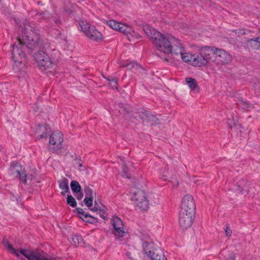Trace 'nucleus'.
<instances>
[{
	"instance_id": "a211bd4d",
	"label": "nucleus",
	"mask_w": 260,
	"mask_h": 260,
	"mask_svg": "<svg viewBox=\"0 0 260 260\" xmlns=\"http://www.w3.org/2000/svg\"><path fill=\"white\" fill-rule=\"evenodd\" d=\"M192 57V65L194 66L201 67L208 63L207 59L204 58L200 51L199 53L193 54Z\"/></svg>"
},
{
	"instance_id": "c756f323",
	"label": "nucleus",
	"mask_w": 260,
	"mask_h": 260,
	"mask_svg": "<svg viewBox=\"0 0 260 260\" xmlns=\"http://www.w3.org/2000/svg\"><path fill=\"white\" fill-rule=\"evenodd\" d=\"M72 240L74 243L75 245H80V246H83L85 245L84 240L80 235H73Z\"/></svg>"
},
{
	"instance_id": "7c9ffc66",
	"label": "nucleus",
	"mask_w": 260,
	"mask_h": 260,
	"mask_svg": "<svg viewBox=\"0 0 260 260\" xmlns=\"http://www.w3.org/2000/svg\"><path fill=\"white\" fill-rule=\"evenodd\" d=\"M70 185L73 192L78 193L81 191V187L77 181H72Z\"/></svg>"
},
{
	"instance_id": "c03bdc74",
	"label": "nucleus",
	"mask_w": 260,
	"mask_h": 260,
	"mask_svg": "<svg viewBox=\"0 0 260 260\" xmlns=\"http://www.w3.org/2000/svg\"><path fill=\"white\" fill-rule=\"evenodd\" d=\"M76 210H77V213L80 215H83L84 214H85L86 213L84 211V210L82 209V208H77L76 209Z\"/></svg>"
},
{
	"instance_id": "bb28decb",
	"label": "nucleus",
	"mask_w": 260,
	"mask_h": 260,
	"mask_svg": "<svg viewBox=\"0 0 260 260\" xmlns=\"http://www.w3.org/2000/svg\"><path fill=\"white\" fill-rule=\"evenodd\" d=\"M71 157L76 161V164H78L79 167L78 169L80 171H85L86 168L85 166H83V161L81 159V157L80 156L77 155L74 153L73 155H71Z\"/></svg>"
},
{
	"instance_id": "6ab92c4d",
	"label": "nucleus",
	"mask_w": 260,
	"mask_h": 260,
	"mask_svg": "<svg viewBox=\"0 0 260 260\" xmlns=\"http://www.w3.org/2000/svg\"><path fill=\"white\" fill-rule=\"evenodd\" d=\"M184 49H179V51L176 53L177 57H180L184 62H190L192 65V55L184 52Z\"/></svg>"
},
{
	"instance_id": "5701e85b",
	"label": "nucleus",
	"mask_w": 260,
	"mask_h": 260,
	"mask_svg": "<svg viewBox=\"0 0 260 260\" xmlns=\"http://www.w3.org/2000/svg\"><path fill=\"white\" fill-rule=\"evenodd\" d=\"M238 190H239L240 192L242 194H244L245 192L248 191V182L244 179H241L237 182V184Z\"/></svg>"
},
{
	"instance_id": "39448f33",
	"label": "nucleus",
	"mask_w": 260,
	"mask_h": 260,
	"mask_svg": "<svg viewBox=\"0 0 260 260\" xmlns=\"http://www.w3.org/2000/svg\"><path fill=\"white\" fill-rule=\"evenodd\" d=\"M214 58L212 62L218 66H223L229 64L232 59V56L225 50L216 48Z\"/></svg>"
},
{
	"instance_id": "4468645a",
	"label": "nucleus",
	"mask_w": 260,
	"mask_h": 260,
	"mask_svg": "<svg viewBox=\"0 0 260 260\" xmlns=\"http://www.w3.org/2000/svg\"><path fill=\"white\" fill-rule=\"evenodd\" d=\"M118 106L120 108L119 110V112L123 114L126 118L129 119L131 122H134L136 120V118L133 116L134 111L133 108L128 105H125L122 103H120Z\"/></svg>"
},
{
	"instance_id": "7ed1b4c3",
	"label": "nucleus",
	"mask_w": 260,
	"mask_h": 260,
	"mask_svg": "<svg viewBox=\"0 0 260 260\" xmlns=\"http://www.w3.org/2000/svg\"><path fill=\"white\" fill-rule=\"evenodd\" d=\"M170 36H166L161 34L155 41H153V44L158 50L164 53V55L162 56L158 55L165 61L172 63L173 60L170 56L171 52Z\"/></svg>"
},
{
	"instance_id": "37998d69",
	"label": "nucleus",
	"mask_w": 260,
	"mask_h": 260,
	"mask_svg": "<svg viewBox=\"0 0 260 260\" xmlns=\"http://www.w3.org/2000/svg\"><path fill=\"white\" fill-rule=\"evenodd\" d=\"M230 121L233 123V126H238L240 128L241 127V124L238 123V122L236 121L234 119H233L232 120H229V121L228 122V124L229 125H230ZM229 126H230L231 128H232V125H229Z\"/></svg>"
},
{
	"instance_id": "2eb2a0df",
	"label": "nucleus",
	"mask_w": 260,
	"mask_h": 260,
	"mask_svg": "<svg viewBox=\"0 0 260 260\" xmlns=\"http://www.w3.org/2000/svg\"><path fill=\"white\" fill-rule=\"evenodd\" d=\"M215 49L214 47L204 46L200 50L202 55L207 59V62L212 61V59L214 58Z\"/></svg>"
},
{
	"instance_id": "0eeeda50",
	"label": "nucleus",
	"mask_w": 260,
	"mask_h": 260,
	"mask_svg": "<svg viewBox=\"0 0 260 260\" xmlns=\"http://www.w3.org/2000/svg\"><path fill=\"white\" fill-rule=\"evenodd\" d=\"M63 135L60 132H54L50 137L49 144L53 146L50 147V150L53 152L58 153V151L62 148L63 142Z\"/></svg>"
},
{
	"instance_id": "cd10ccee",
	"label": "nucleus",
	"mask_w": 260,
	"mask_h": 260,
	"mask_svg": "<svg viewBox=\"0 0 260 260\" xmlns=\"http://www.w3.org/2000/svg\"><path fill=\"white\" fill-rule=\"evenodd\" d=\"M40 129L41 131H43V133L39 135L40 138H46L51 132V128L47 124L40 126Z\"/></svg>"
},
{
	"instance_id": "423d86ee",
	"label": "nucleus",
	"mask_w": 260,
	"mask_h": 260,
	"mask_svg": "<svg viewBox=\"0 0 260 260\" xmlns=\"http://www.w3.org/2000/svg\"><path fill=\"white\" fill-rule=\"evenodd\" d=\"M11 175L18 178L24 184L27 183L26 174L24 168L18 163H12L9 170Z\"/></svg>"
},
{
	"instance_id": "a878e982",
	"label": "nucleus",
	"mask_w": 260,
	"mask_h": 260,
	"mask_svg": "<svg viewBox=\"0 0 260 260\" xmlns=\"http://www.w3.org/2000/svg\"><path fill=\"white\" fill-rule=\"evenodd\" d=\"M79 217L83 221L89 223L93 224L98 222V220L96 218L90 215L88 213L83 215H79Z\"/></svg>"
},
{
	"instance_id": "9d476101",
	"label": "nucleus",
	"mask_w": 260,
	"mask_h": 260,
	"mask_svg": "<svg viewBox=\"0 0 260 260\" xmlns=\"http://www.w3.org/2000/svg\"><path fill=\"white\" fill-rule=\"evenodd\" d=\"M136 205L141 210H147L148 208V201L146 199L145 193L143 190H138L134 194Z\"/></svg>"
},
{
	"instance_id": "9b49d317",
	"label": "nucleus",
	"mask_w": 260,
	"mask_h": 260,
	"mask_svg": "<svg viewBox=\"0 0 260 260\" xmlns=\"http://www.w3.org/2000/svg\"><path fill=\"white\" fill-rule=\"evenodd\" d=\"M194 215H191L189 212L180 211L179 222L182 230H186L192 225Z\"/></svg>"
},
{
	"instance_id": "2f4dec72",
	"label": "nucleus",
	"mask_w": 260,
	"mask_h": 260,
	"mask_svg": "<svg viewBox=\"0 0 260 260\" xmlns=\"http://www.w3.org/2000/svg\"><path fill=\"white\" fill-rule=\"evenodd\" d=\"M253 48L255 49H260V37L251 39L248 41Z\"/></svg>"
},
{
	"instance_id": "473e14b6",
	"label": "nucleus",
	"mask_w": 260,
	"mask_h": 260,
	"mask_svg": "<svg viewBox=\"0 0 260 260\" xmlns=\"http://www.w3.org/2000/svg\"><path fill=\"white\" fill-rule=\"evenodd\" d=\"M50 19L49 21L51 22H54L55 24L57 25H59L61 23V20L59 18V16L56 13H53L51 14Z\"/></svg>"
},
{
	"instance_id": "8fccbe9b",
	"label": "nucleus",
	"mask_w": 260,
	"mask_h": 260,
	"mask_svg": "<svg viewBox=\"0 0 260 260\" xmlns=\"http://www.w3.org/2000/svg\"><path fill=\"white\" fill-rule=\"evenodd\" d=\"M178 184H178V181H176V186H177L178 185Z\"/></svg>"
},
{
	"instance_id": "09e8293b",
	"label": "nucleus",
	"mask_w": 260,
	"mask_h": 260,
	"mask_svg": "<svg viewBox=\"0 0 260 260\" xmlns=\"http://www.w3.org/2000/svg\"><path fill=\"white\" fill-rule=\"evenodd\" d=\"M38 5L43 6V4L41 1H38L37 3Z\"/></svg>"
},
{
	"instance_id": "e433bc0d",
	"label": "nucleus",
	"mask_w": 260,
	"mask_h": 260,
	"mask_svg": "<svg viewBox=\"0 0 260 260\" xmlns=\"http://www.w3.org/2000/svg\"><path fill=\"white\" fill-rule=\"evenodd\" d=\"M122 175L128 178L129 179L131 178L130 175L128 173V167L125 165V163L123 162L122 165Z\"/></svg>"
},
{
	"instance_id": "a18cd8bd",
	"label": "nucleus",
	"mask_w": 260,
	"mask_h": 260,
	"mask_svg": "<svg viewBox=\"0 0 260 260\" xmlns=\"http://www.w3.org/2000/svg\"><path fill=\"white\" fill-rule=\"evenodd\" d=\"M236 255L235 253H231L229 254V256L227 258V260H235Z\"/></svg>"
},
{
	"instance_id": "20e7f679",
	"label": "nucleus",
	"mask_w": 260,
	"mask_h": 260,
	"mask_svg": "<svg viewBox=\"0 0 260 260\" xmlns=\"http://www.w3.org/2000/svg\"><path fill=\"white\" fill-rule=\"evenodd\" d=\"M79 25L82 31L89 39L98 41L102 39V34L98 31L94 26L91 25L86 21H80Z\"/></svg>"
},
{
	"instance_id": "aec40b11",
	"label": "nucleus",
	"mask_w": 260,
	"mask_h": 260,
	"mask_svg": "<svg viewBox=\"0 0 260 260\" xmlns=\"http://www.w3.org/2000/svg\"><path fill=\"white\" fill-rule=\"evenodd\" d=\"M35 14L34 15L35 19L40 21L45 20L49 21L51 15L49 13L48 11L38 12H37V11H35Z\"/></svg>"
},
{
	"instance_id": "603ef678",
	"label": "nucleus",
	"mask_w": 260,
	"mask_h": 260,
	"mask_svg": "<svg viewBox=\"0 0 260 260\" xmlns=\"http://www.w3.org/2000/svg\"><path fill=\"white\" fill-rule=\"evenodd\" d=\"M121 160L122 161H123V159L121 158Z\"/></svg>"
},
{
	"instance_id": "ea45409f",
	"label": "nucleus",
	"mask_w": 260,
	"mask_h": 260,
	"mask_svg": "<svg viewBox=\"0 0 260 260\" xmlns=\"http://www.w3.org/2000/svg\"><path fill=\"white\" fill-rule=\"evenodd\" d=\"M110 81V85L113 89H117V80L116 79H112L111 80L108 79Z\"/></svg>"
},
{
	"instance_id": "412c9836",
	"label": "nucleus",
	"mask_w": 260,
	"mask_h": 260,
	"mask_svg": "<svg viewBox=\"0 0 260 260\" xmlns=\"http://www.w3.org/2000/svg\"><path fill=\"white\" fill-rule=\"evenodd\" d=\"M152 260H167L164 252L159 247H157L152 256L150 257Z\"/></svg>"
},
{
	"instance_id": "ddd939ff",
	"label": "nucleus",
	"mask_w": 260,
	"mask_h": 260,
	"mask_svg": "<svg viewBox=\"0 0 260 260\" xmlns=\"http://www.w3.org/2000/svg\"><path fill=\"white\" fill-rule=\"evenodd\" d=\"M111 223L114 227V231L113 233L116 238L123 237L125 232L123 230V224L121 219L118 217H113L111 219Z\"/></svg>"
},
{
	"instance_id": "72a5a7b5",
	"label": "nucleus",
	"mask_w": 260,
	"mask_h": 260,
	"mask_svg": "<svg viewBox=\"0 0 260 260\" xmlns=\"http://www.w3.org/2000/svg\"><path fill=\"white\" fill-rule=\"evenodd\" d=\"M107 24L112 29L116 30H118V27H119L120 23H119L118 22L114 20H111L108 21L107 22Z\"/></svg>"
},
{
	"instance_id": "f3484780",
	"label": "nucleus",
	"mask_w": 260,
	"mask_h": 260,
	"mask_svg": "<svg viewBox=\"0 0 260 260\" xmlns=\"http://www.w3.org/2000/svg\"><path fill=\"white\" fill-rule=\"evenodd\" d=\"M171 52L172 56L173 54L176 55V53L179 51V49H184L180 41L175 37L170 36Z\"/></svg>"
},
{
	"instance_id": "79ce46f5",
	"label": "nucleus",
	"mask_w": 260,
	"mask_h": 260,
	"mask_svg": "<svg viewBox=\"0 0 260 260\" xmlns=\"http://www.w3.org/2000/svg\"><path fill=\"white\" fill-rule=\"evenodd\" d=\"M225 233L227 237H231L232 234V231L230 229V226L228 223L226 224V229H225Z\"/></svg>"
},
{
	"instance_id": "c9c22d12",
	"label": "nucleus",
	"mask_w": 260,
	"mask_h": 260,
	"mask_svg": "<svg viewBox=\"0 0 260 260\" xmlns=\"http://www.w3.org/2000/svg\"><path fill=\"white\" fill-rule=\"evenodd\" d=\"M86 198H93V190L88 186H85L84 188Z\"/></svg>"
},
{
	"instance_id": "f257e3e1",
	"label": "nucleus",
	"mask_w": 260,
	"mask_h": 260,
	"mask_svg": "<svg viewBox=\"0 0 260 260\" xmlns=\"http://www.w3.org/2000/svg\"><path fill=\"white\" fill-rule=\"evenodd\" d=\"M19 29L21 35L17 37L16 42L12 45V59L14 62L13 69L15 72H20L19 67L24 66L25 49L32 50L38 46L39 48L42 46L45 51L39 50L35 54L34 58L42 71L48 70L49 72H53L55 69V64L47 54L48 46L40 39L38 28L26 20L20 26Z\"/></svg>"
},
{
	"instance_id": "58836bf2",
	"label": "nucleus",
	"mask_w": 260,
	"mask_h": 260,
	"mask_svg": "<svg viewBox=\"0 0 260 260\" xmlns=\"http://www.w3.org/2000/svg\"><path fill=\"white\" fill-rule=\"evenodd\" d=\"M239 105L242 109L245 110H247V109L250 107V104L247 103L246 101H244L243 100H241V101H240Z\"/></svg>"
},
{
	"instance_id": "49530a36",
	"label": "nucleus",
	"mask_w": 260,
	"mask_h": 260,
	"mask_svg": "<svg viewBox=\"0 0 260 260\" xmlns=\"http://www.w3.org/2000/svg\"><path fill=\"white\" fill-rule=\"evenodd\" d=\"M78 193L79 194L77 196V199L78 200H81L83 197V193L81 191Z\"/></svg>"
},
{
	"instance_id": "f8f14e48",
	"label": "nucleus",
	"mask_w": 260,
	"mask_h": 260,
	"mask_svg": "<svg viewBox=\"0 0 260 260\" xmlns=\"http://www.w3.org/2000/svg\"><path fill=\"white\" fill-rule=\"evenodd\" d=\"M143 251L149 257L152 256L154 250L157 246H155L154 243L152 242L148 235H146L141 238Z\"/></svg>"
},
{
	"instance_id": "1a4fd4ad",
	"label": "nucleus",
	"mask_w": 260,
	"mask_h": 260,
	"mask_svg": "<svg viewBox=\"0 0 260 260\" xmlns=\"http://www.w3.org/2000/svg\"><path fill=\"white\" fill-rule=\"evenodd\" d=\"M139 114V117L141 119L144 124L156 125L159 123V120L155 115L147 112L144 109H139L136 112Z\"/></svg>"
},
{
	"instance_id": "4c0bfd02",
	"label": "nucleus",
	"mask_w": 260,
	"mask_h": 260,
	"mask_svg": "<svg viewBox=\"0 0 260 260\" xmlns=\"http://www.w3.org/2000/svg\"><path fill=\"white\" fill-rule=\"evenodd\" d=\"M83 202L87 207L90 208L93 204V198L85 197Z\"/></svg>"
},
{
	"instance_id": "f704fd0d",
	"label": "nucleus",
	"mask_w": 260,
	"mask_h": 260,
	"mask_svg": "<svg viewBox=\"0 0 260 260\" xmlns=\"http://www.w3.org/2000/svg\"><path fill=\"white\" fill-rule=\"evenodd\" d=\"M67 203L72 207H75L77 206V203L75 198L71 195L68 194Z\"/></svg>"
},
{
	"instance_id": "c85d7f7f",
	"label": "nucleus",
	"mask_w": 260,
	"mask_h": 260,
	"mask_svg": "<svg viewBox=\"0 0 260 260\" xmlns=\"http://www.w3.org/2000/svg\"><path fill=\"white\" fill-rule=\"evenodd\" d=\"M121 66L122 67H126L128 70H132L134 68L138 69L142 68L140 64L136 63L135 61H130L127 63H123Z\"/></svg>"
},
{
	"instance_id": "f03ea898",
	"label": "nucleus",
	"mask_w": 260,
	"mask_h": 260,
	"mask_svg": "<svg viewBox=\"0 0 260 260\" xmlns=\"http://www.w3.org/2000/svg\"><path fill=\"white\" fill-rule=\"evenodd\" d=\"M2 244L8 251L19 257H20V254H22L26 257L28 260L57 259L56 257L53 256L40 249H20L19 252H18L5 237L3 240Z\"/></svg>"
},
{
	"instance_id": "6e6552de",
	"label": "nucleus",
	"mask_w": 260,
	"mask_h": 260,
	"mask_svg": "<svg viewBox=\"0 0 260 260\" xmlns=\"http://www.w3.org/2000/svg\"><path fill=\"white\" fill-rule=\"evenodd\" d=\"M195 211L196 204L192 196L190 194L185 195L182 200L180 211L194 215Z\"/></svg>"
},
{
	"instance_id": "dca6fc26",
	"label": "nucleus",
	"mask_w": 260,
	"mask_h": 260,
	"mask_svg": "<svg viewBox=\"0 0 260 260\" xmlns=\"http://www.w3.org/2000/svg\"><path fill=\"white\" fill-rule=\"evenodd\" d=\"M143 30L145 34L151 39L153 43V41H155L161 34V32L148 25L143 26Z\"/></svg>"
},
{
	"instance_id": "864d4df0",
	"label": "nucleus",
	"mask_w": 260,
	"mask_h": 260,
	"mask_svg": "<svg viewBox=\"0 0 260 260\" xmlns=\"http://www.w3.org/2000/svg\"><path fill=\"white\" fill-rule=\"evenodd\" d=\"M23 260H26V259H23Z\"/></svg>"
},
{
	"instance_id": "393cba45",
	"label": "nucleus",
	"mask_w": 260,
	"mask_h": 260,
	"mask_svg": "<svg viewBox=\"0 0 260 260\" xmlns=\"http://www.w3.org/2000/svg\"><path fill=\"white\" fill-rule=\"evenodd\" d=\"M132 28L130 26L122 23H120L119 27H118V31L125 35L127 37V39L131 41L130 36L131 34L130 33Z\"/></svg>"
},
{
	"instance_id": "b1692460",
	"label": "nucleus",
	"mask_w": 260,
	"mask_h": 260,
	"mask_svg": "<svg viewBox=\"0 0 260 260\" xmlns=\"http://www.w3.org/2000/svg\"><path fill=\"white\" fill-rule=\"evenodd\" d=\"M185 81L188 84V86L191 89V90L196 91L197 92H199L200 88L195 79L190 77H187L186 78Z\"/></svg>"
},
{
	"instance_id": "4be33fe9",
	"label": "nucleus",
	"mask_w": 260,
	"mask_h": 260,
	"mask_svg": "<svg viewBox=\"0 0 260 260\" xmlns=\"http://www.w3.org/2000/svg\"><path fill=\"white\" fill-rule=\"evenodd\" d=\"M58 183L60 188L64 190L61 192L62 196H64L66 192H69V180L67 178L64 177L59 180Z\"/></svg>"
},
{
	"instance_id": "3c124183",
	"label": "nucleus",
	"mask_w": 260,
	"mask_h": 260,
	"mask_svg": "<svg viewBox=\"0 0 260 260\" xmlns=\"http://www.w3.org/2000/svg\"><path fill=\"white\" fill-rule=\"evenodd\" d=\"M139 37H140V36L139 35H137V38H138Z\"/></svg>"
},
{
	"instance_id": "de8ad7c7",
	"label": "nucleus",
	"mask_w": 260,
	"mask_h": 260,
	"mask_svg": "<svg viewBox=\"0 0 260 260\" xmlns=\"http://www.w3.org/2000/svg\"><path fill=\"white\" fill-rule=\"evenodd\" d=\"M103 214L104 213H102V214H100V217L105 220L107 219V217L106 216H105Z\"/></svg>"
},
{
	"instance_id": "a19ab883",
	"label": "nucleus",
	"mask_w": 260,
	"mask_h": 260,
	"mask_svg": "<svg viewBox=\"0 0 260 260\" xmlns=\"http://www.w3.org/2000/svg\"><path fill=\"white\" fill-rule=\"evenodd\" d=\"M91 211L94 212L97 211L98 210H100L102 213H105V211L104 210H101L100 207L99 206V204L96 202V201H94V207L90 209Z\"/></svg>"
}]
</instances>
